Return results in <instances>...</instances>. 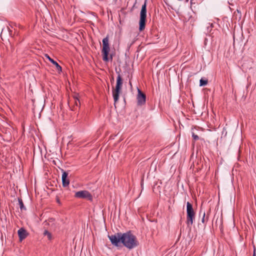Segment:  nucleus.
<instances>
[{
	"mask_svg": "<svg viewBox=\"0 0 256 256\" xmlns=\"http://www.w3.org/2000/svg\"><path fill=\"white\" fill-rule=\"evenodd\" d=\"M252 256H256V250H254Z\"/></svg>",
	"mask_w": 256,
	"mask_h": 256,
	"instance_id": "17",
	"label": "nucleus"
},
{
	"mask_svg": "<svg viewBox=\"0 0 256 256\" xmlns=\"http://www.w3.org/2000/svg\"><path fill=\"white\" fill-rule=\"evenodd\" d=\"M146 2L142 6L140 12V20L139 22V30L140 31L143 30L145 28L146 20Z\"/></svg>",
	"mask_w": 256,
	"mask_h": 256,
	"instance_id": "5",
	"label": "nucleus"
},
{
	"mask_svg": "<svg viewBox=\"0 0 256 256\" xmlns=\"http://www.w3.org/2000/svg\"><path fill=\"white\" fill-rule=\"evenodd\" d=\"M146 95L142 92L140 90L138 89V94L137 96L138 104V106L144 104L146 103Z\"/></svg>",
	"mask_w": 256,
	"mask_h": 256,
	"instance_id": "7",
	"label": "nucleus"
},
{
	"mask_svg": "<svg viewBox=\"0 0 256 256\" xmlns=\"http://www.w3.org/2000/svg\"><path fill=\"white\" fill-rule=\"evenodd\" d=\"M74 98L76 106H78L80 104L79 100L76 96L74 97Z\"/></svg>",
	"mask_w": 256,
	"mask_h": 256,
	"instance_id": "16",
	"label": "nucleus"
},
{
	"mask_svg": "<svg viewBox=\"0 0 256 256\" xmlns=\"http://www.w3.org/2000/svg\"><path fill=\"white\" fill-rule=\"evenodd\" d=\"M200 215L202 216V222L203 224H204L206 222L208 221V216L206 217L205 212L202 210V209H200Z\"/></svg>",
	"mask_w": 256,
	"mask_h": 256,
	"instance_id": "11",
	"label": "nucleus"
},
{
	"mask_svg": "<svg viewBox=\"0 0 256 256\" xmlns=\"http://www.w3.org/2000/svg\"><path fill=\"white\" fill-rule=\"evenodd\" d=\"M46 56L48 59V60L54 65L56 66V70L58 71H62V67L58 64V63L54 60L53 59L51 58L48 55L46 54Z\"/></svg>",
	"mask_w": 256,
	"mask_h": 256,
	"instance_id": "10",
	"label": "nucleus"
},
{
	"mask_svg": "<svg viewBox=\"0 0 256 256\" xmlns=\"http://www.w3.org/2000/svg\"><path fill=\"white\" fill-rule=\"evenodd\" d=\"M18 204H19V206H20V208L21 210H26V208L24 206V204H23V202H22V199L20 198H19L18 199Z\"/></svg>",
	"mask_w": 256,
	"mask_h": 256,
	"instance_id": "13",
	"label": "nucleus"
},
{
	"mask_svg": "<svg viewBox=\"0 0 256 256\" xmlns=\"http://www.w3.org/2000/svg\"><path fill=\"white\" fill-rule=\"evenodd\" d=\"M208 81L207 80H204L203 78H201L200 80V86H204L208 84Z\"/></svg>",
	"mask_w": 256,
	"mask_h": 256,
	"instance_id": "12",
	"label": "nucleus"
},
{
	"mask_svg": "<svg viewBox=\"0 0 256 256\" xmlns=\"http://www.w3.org/2000/svg\"><path fill=\"white\" fill-rule=\"evenodd\" d=\"M192 137L194 140H197L199 139L198 136L194 132H192Z\"/></svg>",
	"mask_w": 256,
	"mask_h": 256,
	"instance_id": "15",
	"label": "nucleus"
},
{
	"mask_svg": "<svg viewBox=\"0 0 256 256\" xmlns=\"http://www.w3.org/2000/svg\"><path fill=\"white\" fill-rule=\"evenodd\" d=\"M195 218V212L193 210L192 206L190 202L186 203V222L188 226L190 227Z\"/></svg>",
	"mask_w": 256,
	"mask_h": 256,
	"instance_id": "2",
	"label": "nucleus"
},
{
	"mask_svg": "<svg viewBox=\"0 0 256 256\" xmlns=\"http://www.w3.org/2000/svg\"><path fill=\"white\" fill-rule=\"evenodd\" d=\"M74 196L79 198H86L92 200V194L87 190H81L75 193Z\"/></svg>",
	"mask_w": 256,
	"mask_h": 256,
	"instance_id": "6",
	"label": "nucleus"
},
{
	"mask_svg": "<svg viewBox=\"0 0 256 256\" xmlns=\"http://www.w3.org/2000/svg\"><path fill=\"white\" fill-rule=\"evenodd\" d=\"M112 244L115 246H118L120 242L128 249H132L138 245V242L135 236L130 232L122 234L117 233L115 234L108 236Z\"/></svg>",
	"mask_w": 256,
	"mask_h": 256,
	"instance_id": "1",
	"label": "nucleus"
},
{
	"mask_svg": "<svg viewBox=\"0 0 256 256\" xmlns=\"http://www.w3.org/2000/svg\"><path fill=\"white\" fill-rule=\"evenodd\" d=\"M122 84V77L120 75L118 74L116 79V88L112 90V96L115 103L117 102L119 99V95L120 92Z\"/></svg>",
	"mask_w": 256,
	"mask_h": 256,
	"instance_id": "3",
	"label": "nucleus"
},
{
	"mask_svg": "<svg viewBox=\"0 0 256 256\" xmlns=\"http://www.w3.org/2000/svg\"><path fill=\"white\" fill-rule=\"evenodd\" d=\"M112 56H110V60H112Z\"/></svg>",
	"mask_w": 256,
	"mask_h": 256,
	"instance_id": "18",
	"label": "nucleus"
},
{
	"mask_svg": "<svg viewBox=\"0 0 256 256\" xmlns=\"http://www.w3.org/2000/svg\"><path fill=\"white\" fill-rule=\"evenodd\" d=\"M68 174L66 172H64L62 174V185L64 187H66L69 185L70 184V180L68 178Z\"/></svg>",
	"mask_w": 256,
	"mask_h": 256,
	"instance_id": "8",
	"label": "nucleus"
},
{
	"mask_svg": "<svg viewBox=\"0 0 256 256\" xmlns=\"http://www.w3.org/2000/svg\"><path fill=\"white\" fill-rule=\"evenodd\" d=\"M44 235L46 236H47L48 238L50 240L51 238V234L48 232V230H45L44 233Z\"/></svg>",
	"mask_w": 256,
	"mask_h": 256,
	"instance_id": "14",
	"label": "nucleus"
},
{
	"mask_svg": "<svg viewBox=\"0 0 256 256\" xmlns=\"http://www.w3.org/2000/svg\"><path fill=\"white\" fill-rule=\"evenodd\" d=\"M18 236L20 238V241H22L28 235L26 231L24 228H20L18 230Z\"/></svg>",
	"mask_w": 256,
	"mask_h": 256,
	"instance_id": "9",
	"label": "nucleus"
},
{
	"mask_svg": "<svg viewBox=\"0 0 256 256\" xmlns=\"http://www.w3.org/2000/svg\"><path fill=\"white\" fill-rule=\"evenodd\" d=\"M110 51L108 44V37L107 36L102 40V60L104 62H108L109 60L108 56Z\"/></svg>",
	"mask_w": 256,
	"mask_h": 256,
	"instance_id": "4",
	"label": "nucleus"
}]
</instances>
